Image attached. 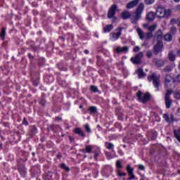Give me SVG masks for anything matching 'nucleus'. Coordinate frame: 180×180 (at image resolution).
Returning <instances> with one entry per match:
<instances>
[{
  "mask_svg": "<svg viewBox=\"0 0 180 180\" xmlns=\"http://www.w3.org/2000/svg\"><path fill=\"white\" fill-rule=\"evenodd\" d=\"M162 41H158L157 44L154 46V51L156 54H158V53H161L162 51Z\"/></svg>",
  "mask_w": 180,
  "mask_h": 180,
  "instance_id": "11",
  "label": "nucleus"
},
{
  "mask_svg": "<svg viewBox=\"0 0 180 180\" xmlns=\"http://www.w3.org/2000/svg\"><path fill=\"white\" fill-rule=\"evenodd\" d=\"M136 32L141 40H143V39L146 38V34H144V31H143V30H141L140 27H136Z\"/></svg>",
  "mask_w": 180,
  "mask_h": 180,
  "instance_id": "14",
  "label": "nucleus"
},
{
  "mask_svg": "<svg viewBox=\"0 0 180 180\" xmlns=\"http://www.w3.org/2000/svg\"><path fill=\"white\" fill-rule=\"evenodd\" d=\"M153 37V33L151 32H147L146 35H145V39H146V40H149V39H151Z\"/></svg>",
  "mask_w": 180,
  "mask_h": 180,
  "instance_id": "32",
  "label": "nucleus"
},
{
  "mask_svg": "<svg viewBox=\"0 0 180 180\" xmlns=\"http://www.w3.org/2000/svg\"><path fill=\"white\" fill-rule=\"evenodd\" d=\"M134 53H137V51H140V46H134Z\"/></svg>",
  "mask_w": 180,
  "mask_h": 180,
  "instance_id": "42",
  "label": "nucleus"
},
{
  "mask_svg": "<svg viewBox=\"0 0 180 180\" xmlns=\"http://www.w3.org/2000/svg\"><path fill=\"white\" fill-rule=\"evenodd\" d=\"M84 53H85V54H89V51L85 50V51H84Z\"/></svg>",
  "mask_w": 180,
  "mask_h": 180,
  "instance_id": "51",
  "label": "nucleus"
},
{
  "mask_svg": "<svg viewBox=\"0 0 180 180\" xmlns=\"http://www.w3.org/2000/svg\"><path fill=\"white\" fill-rule=\"evenodd\" d=\"M86 151L89 154H91V153H92V146H86Z\"/></svg>",
  "mask_w": 180,
  "mask_h": 180,
  "instance_id": "34",
  "label": "nucleus"
},
{
  "mask_svg": "<svg viewBox=\"0 0 180 180\" xmlns=\"http://www.w3.org/2000/svg\"><path fill=\"white\" fill-rule=\"evenodd\" d=\"M34 85H37V84H34Z\"/></svg>",
  "mask_w": 180,
  "mask_h": 180,
  "instance_id": "57",
  "label": "nucleus"
},
{
  "mask_svg": "<svg viewBox=\"0 0 180 180\" xmlns=\"http://www.w3.org/2000/svg\"><path fill=\"white\" fill-rule=\"evenodd\" d=\"M156 16L160 19L166 18L168 19L171 16V10L165 9V8L160 6L158 7L155 11Z\"/></svg>",
  "mask_w": 180,
  "mask_h": 180,
  "instance_id": "1",
  "label": "nucleus"
},
{
  "mask_svg": "<svg viewBox=\"0 0 180 180\" xmlns=\"http://www.w3.org/2000/svg\"><path fill=\"white\" fill-rule=\"evenodd\" d=\"M170 32L174 34V33H176V27H172L170 28Z\"/></svg>",
  "mask_w": 180,
  "mask_h": 180,
  "instance_id": "40",
  "label": "nucleus"
},
{
  "mask_svg": "<svg viewBox=\"0 0 180 180\" xmlns=\"http://www.w3.org/2000/svg\"><path fill=\"white\" fill-rule=\"evenodd\" d=\"M115 53H117L118 54H120V53H127L129 51V47L127 46H124V47H120L117 46V48L115 49Z\"/></svg>",
  "mask_w": 180,
  "mask_h": 180,
  "instance_id": "12",
  "label": "nucleus"
},
{
  "mask_svg": "<svg viewBox=\"0 0 180 180\" xmlns=\"http://www.w3.org/2000/svg\"><path fill=\"white\" fill-rule=\"evenodd\" d=\"M146 57L148 58H151V57H153V51H146Z\"/></svg>",
  "mask_w": 180,
  "mask_h": 180,
  "instance_id": "36",
  "label": "nucleus"
},
{
  "mask_svg": "<svg viewBox=\"0 0 180 180\" xmlns=\"http://www.w3.org/2000/svg\"><path fill=\"white\" fill-rule=\"evenodd\" d=\"M90 89L93 92H98V87L96 86H91Z\"/></svg>",
  "mask_w": 180,
  "mask_h": 180,
  "instance_id": "38",
  "label": "nucleus"
},
{
  "mask_svg": "<svg viewBox=\"0 0 180 180\" xmlns=\"http://www.w3.org/2000/svg\"><path fill=\"white\" fill-rule=\"evenodd\" d=\"M168 57H169V61H175V54H174L173 52H169Z\"/></svg>",
  "mask_w": 180,
  "mask_h": 180,
  "instance_id": "24",
  "label": "nucleus"
},
{
  "mask_svg": "<svg viewBox=\"0 0 180 180\" xmlns=\"http://www.w3.org/2000/svg\"><path fill=\"white\" fill-rule=\"evenodd\" d=\"M144 57V53L143 52H140L138 54H136L134 57H132L131 58V63L133 64H136L139 65V64H141V58Z\"/></svg>",
  "mask_w": 180,
  "mask_h": 180,
  "instance_id": "5",
  "label": "nucleus"
},
{
  "mask_svg": "<svg viewBox=\"0 0 180 180\" xmlns=\"http://www.w3.org/2000/svg\"><path fill=\"white\" fill-rule=\"evenodd\" d=\"M98 155H99V154L95 153V155H94V158H96V157H98Z\"/></svg>",
  "mask_w": 180,
  "mask_h": 180,
  "instance_id": "54",
  "label": "nucleus"
},
{
  "mask_svg": "<svg viewBox=\"0 0 180 180\" xmlns=\"http://www.w3.org/2000/svg\"><path fill=\"white\" fill-rule=\"evenodd\" d=\"M161 77L160 75H155V73H153L151 75L148 77V80L151 82L153 81V85L155 88H156V91H158L160 86H161V80L160 79Z\"/></svg>",
  "mask_w": 180,
  "mask_h": 180,
  "instance_id": "3",
  "label": "nucleus"
},
{
  "mask_svg": "<svg viewBox=\"0 0 180 180\" xmlns=\"http://www.w3.org/2000/svg\"><path fill=\"white\" fill-rule=\"evenodd\" d=\"M108 160H112V157L110 156V153H107Z\"/></svg>",
  "mask_w": 180,
  "mask_h": 180,
  "instance_id": "47",
  "label": "nucleus"
},
{
  "mask_svg": "<svg viewBox=\"0 0 180 180\" xmlns=\"http://www.w3.org/2000/svg\"><path fill=\"white\" fill-rule=\"evenodd\" d=\"M127 170L129 176V178L128 180L134 179V178L136 177L134 176V174L133 173L134 169L131 168V167H130V165H128L127 167Z\"/></svg>",
  "mask_w": 180,
  "mask_h": 180,
  "instance_id": "13",
  "label": "nucleus"
},
{
  "mask_svg": "<svg viewBox=\"0 0 180 180\" xmlns=\"http://www.w3.org/2000/svg\"><path fill=\"white\" fill-rule=\"evenodd\" d=\"M143 12H144V3H141L137 6L136 11L132 16V18H134V20L131 21V23L136 25V23H137V21L139 19H141V15H143Z\"/></svg>",
  "mask_w": 180,
  "mask_h": 180,
  "instance_id": "2",
  "label": "nucleus"
},
{
  "mask_svg": "<svg viewBox=\"0 0 180 180\" xmlns=\"http://www.w3.org/2000/svg\"><path fill=\"white\" fill-rule=\"evenodd\" d=\"M30 56H32L30 53L29 54V57H30Z\"/></svg>",
  "mask_w": 180,
  "mask_h": 180,
  "instance_id": "56",
  "label": "nucleus"
},
{
  "mask_svg": "<svg viewBox=\"0 0 180 180\" xmlns=\"http://www.w3.org/2000/svg\"><path fill=\"white\" fill-rule=\"evenodd\" d=\"M165 84L166 88H168L169 89L172 87V85H174V79L171 75H167L165 78Z\"/></svg>",
  "mask_w": 180,
  "mask_h": 180,
  "instance_id": "8",
  "label": "nucleus"
},
{
  "mask_svg": "<svg viewBox=\"0 0 180 180\" xmlns=\"http://www.w3.org/2000/svg\"><path fill=\"white\" fill-rule=\"evenodd\" d=\"M138 98L139 99V102H141L142 103H146L150 101V98H151V96L148 93H143L141 91H139L137 93Z\"/></svg>",
  "mask_w": 180,
  "mask_h": 180,
  "instance_id": "4",
  "label": "nucleus"
},
{
  "mask_svg": "<svg viewBox=\"0 0 180 180\" xmlns=\"http://www.w3.org/2000/svg\"><path fill=\"white\" fill-rule=\"evenodd\" d=\"M164 39L166 41H171L172 40V35L171 34H167L165 35Z\"/></svg>",
  "mask_w": 180,
  "mask_h": 180,
  "instance_id": "25",
  "label": "nucleus"
},
{
  "mask_svg": "<svg viewBox=\"0 0 180 180\" xmlns=\"http://www.w3.org/2000/svg\"><path fill=\"white\" fill-rule=\"evenodd\" d=\"M22 123H23V124H25V126H27V124H29V122H27V120H25V118L23 120Z\"/></svg>",
  "mask_w": 180,
  "mask_h": 180,
  "instance_id": "45",
  "label": "nucleus"
},
{
  "mask_svg": "<svg viewBox=\"0 0 180 180\" xmlns=\"http://www.w3.org/2000/svg\"><path fill=\"white\" fill-rule=\"evenodd\" d=\"M179 174H180V170H179Z\"/></svg>",
  "mask_w": 180,
  "mask_h": 180,
  "instance_id": "58",
  "label": "nucleus"
},
{
  "mask_svg": "<svg viewBox=\"0 0 180 180\" xmlns=\"http://www.w3.org/2000/svg\"><path fill=\"white\" fill-rule=\"evenodd\" d=\"M139 3H140V0H131L127 4L126 8L127 9H133L136 8Z\"/></svg>",
  "mask_w": 180,
  "mask_h": 180,
  "instance_id": "10",
  "label": "nucleus"
},
{
  "mask_svg": "<svg viewBox=\"0 0 180 180\" xmlns=\"http://www.w3.org/2000/svg\"><path fill=\"white\" fill-rule=\"evenodd\" d=\"M164 64H165V60H158L156 61V63H155L157 67H162V65H164Z\"/></svg>",
  "mask_w": 180,
  "mask_h": 180,
  "instance_id": "23",
  "label": "nucleus"
},
{
  "mask_svg": "<svg viewBox=\"0 0 180 180\" xmlns=\"http://www.w3.org/2000/svg\"><path fill=\"white\" fill-rule=\"evenodd\" d=\"M155 1V0H145V4H146V5H152Z\"/></svg>",
  "mask_w": 180,
  "mask_h": 180,
  "instance_id": "37",
  "label": "nucleus"
},
{
  "mask_svg": "<svg viewBox=\"0 0 180 180\" xmlns=\"http://www.w3.org/2000/svg\"><path fill=\"white\" fill-rule=\"evenodd\" d=\"M122 30H123L122 27H119L118 28V32H112L110 35V39L112 41H116L120 36H122Z\"/></svg>",
  "mask_w": 180,
  "mask_h": 180,
  "instance_id": "7",
  "label": "nucleus"
},
{
  "mask_svg": "<svg viewBox=\"0 0 180 180\" xmlns=\"http://www.w3.org/2000/svg\"><path fill=\"white\" fill-rule=\"evenodd\" d=\"M177 116H180V108H179L177 109V113H176Z\"/></svg>",
  "mask_w": 180,
  "mask_h": 180,
  "instance_id": "48",
  "label": "nucleus"
},
{
  "mask_svg": "<svg viewBox=\"0 0 180 180\" xmlns=\"http://www.w3.org/2000/svg\"><path fill=\"white\" fill-rule=\"evenodd\" d=\"M116 166L118 168H123V166H122V162H120V160H117Z\"/></svg>",
  "mask_w": 180,
  "mask_h": 180,
  "instance_id": "39",
  "label": "nucleus"
},
{
  "mask_svg": "<svg viewBox=\"0 0 180 180\" xmlns=\"http://www.w3.org/2000/svg\"><path fill=\"white\" fill-rule=\"evenodd\" d=\"M111 30H113V25H108L103 27V32L104 33H109Z\"/></svg>",
  "mask_w": 180,
  "mask_h": 180,
  "instance_id": "19",
  "label": "nucleus"
},
{
  "mask_svg": "<svg viewBox=\"0 0 180 180\" xmlns=\"http://www.w3.org/2000/svg\"><path fill=\"white\" fill-rule=\"evenodd\" d=\"M171 94H172V91H171V90H167L165 96V105L167 109H169V108H171V105H172V100L169 98V95H171Z\"/></svg>",
  "mask_w": 180,
  "mask_h": 180,
  "instance_id": "6",
  "label": "nucleus"
},
{
  "mask_svg": "<svg viewBox=\"0 0 180 180\" xmlns=\"http://www.w3.org/2000/svg\"><path fill=\"white\" fill-rule=\"evenodd\" d=\"M174 2H179L180 0H174Z\"/></svg>",
  "mask_w": 180,
  "mask_h": 180,
  "instance_id": "55",
  "label": "nucleus"
},
{
  "mask_svg": "<svg viewBox=\"0 0 180 180\" xmlns=\"http://www.w3.org/2000/svg\"><path fill=\"white\" fill-rule=\"evenodd\" d=\"M162 32L161 30H158L156 32V34L155 36V39H156V40H158V41H161V40L162 39Z\"/></svg>",
  "mask_w": 180,
  "mask_h": 180,
  "instance_id": "16",
  "label": "nucleus"
},
{
  "mask_svg": "<svg viewBox=\"0 0 180 180\" xmlns=\"http://www.w3.org/2000/svg\"><path fill=\"white\" fill-rule=\"evenodd\" d=\"M118 176H126V173L118 172Z\"/></svg>",
  "mask_w": 180,
  "mask_h": 180,
  "instance_id": "44",
  "label": "nucleus"
},
{
  "mask_svg": "<svg viewBox=\"0 0 180 180\" xmlns=\"http://www.w3.org/2000/svg\"><path fill=\"white\" fill-rule=\"evenodd\" d=\"M163 118L167 122V123H171V120L169 119V116L167 114H164Z\"/></svg>",
  "mask_w": 180,
  "mask_h": 180,
  "instance_id": "30",
  "label": "nucleus"
},
{
  "mask_svg": "<svg viewBox=\"0 0 180 180\" xmlns=\"http://www.w3.org/2000/svg\"><path fill=\"white\" fill-rule=\"evenodd\" d=\"M143 27H147V29L149 30V32H154V30H155V29H157L158 25L157 24H153L150 26H148L146 25H143Z\"/></svg>",
  "mask_w": 180,
  "mask_h": 180,
  "instance_id": "18",
  "label": "nucleus"
},
{
  "mask_svg": "<svg viewBox=\"0 0 180 180\" xmlns=\"http://www.w3.org/2000/svg\"><path fill=\"white\" fill-rule=\"evenodd\" d=\"M131 14L130 12L126 11L122 13V19H129L130 18Z\"/></svg>",
  "mask_w": 180,
  "mask_h": 180,
  "instance_id": "21",
  "label": "nucleus"
},
{
  "mask_svg": "<svg viewBox=\"0 0 180 180\" xmlns=\"http://www.w3.org/2000/svg\"><path fill=\"white\" fill-rule=\"evenodd\" d=\"M176 54H177V56H179V57H180V49L177 50Z\"/></svg>",
  "mask_w": 180,
  "mask_h": 180,
  "instance_id": "49",
  "label": "nucleus"
},
{
  "mask_svg": "<svg viewBox=\"0 0 180 180\" xmlns=\"http://www.w3.org/2000/svg\"><path fill=\"white\" fill-rule=\"evenodd\" d=\"M177 20L179 22L178 26H180V17L179 18H177Z\"/></svg>",
  "mask_w": 180,
  "mask_h": 180,
  "instance_id": "52",
  "label": "nucleus"
},
{
  "mask_svg": "<svg viewBox=\"0 0 180 180\" xmlns=\"http://www.w3.org/2000/svg\"><path fill=\"white\" fill-rule=\"evenodd\" d=\"M176 81L177 82H180V75H179L176 77Z\"/></svg>",
  "mask_w": 180,
  "mask_h": 180,
  "instance_id": "46",
  "label": "nucleus"
},
{
  "mask_svg": "<svg viewBox=\"0 0 180 180\" xmlns=\"http://www.w3.org/2000/svg\"><path fill=\"white\" fill-rule=\"evenodd\" d=\"M138 168L139 169H141V171H144V169H146V167L143 165H139Z\"/></svg>",
  "mask_w": 180,
  "mask_h": 180,
  "instance_id": "41",
  "label": "nucleus"
},
{
  "mask_svg": "<svg viewBox=\"0 0 180 180\" xmlns=\"http://www.w3.org/2000/svg\"><path fill=\"white\" fill-rule=\"evenodd\" d=\"M116 11H117V5L114 4L110 8L108 11V19H112V18H115Z\"/></svg>",
  "mask_w": 180,
  "mask_h": 180,
  "instance_id": "9",
  "label": "nucleus"
},
{
  "mask_svg": "<svg viewBox=\"0 0 180 180\" xmlns=\"http://www.w3.org/2000/svg\"><path fill=\"white\" fill-rule=\"evenodd\" d=\"M176 23H179V22H178V19L172 18V19L170 20V24H171V25H176Z\"/></svg>",
  "mask_w": 180,
  "mask_h": 180,
  "instance_id": "35",
  "label": "nucleus"
},
{
  "mask_svg": "<svg viewBox=\"0 0 180 180\" xmlns=\"http://www.w3.org/2000/svg\"><path fill=\"white\" fill-rule=\"evenodd\" d=\"M136 73L139 76V78H143V77H146V73H144V71H143L142 68H139L136 70Z\"/></svg>",
  "mask_w": 180,
  "mask_h": 180,
  "instance_id": "20",
  "label": "nucleus"
},
{
  "mask_svg": "<svg viewBox=\"0 0 180 180\" xmlns=\"http://www.w3.org/2000/svg\"><path fill=\"white\" fill-rule=\"evenodd\" d=\"M75 134H79L80 137H85V134H84V131L81 128H76L74 129Z\"/></svg>",
  "mask_w": 180,
  "mask_h": 180,
  "instance_id": "17",
  "label": "nucleus"
},
{
  "mask_svg": "<svg viewBox=\"0 0 180 180\" xmlns=\"http://www.w3.org/2000/svg\"><path fill=\"white\" fill-rule=\"evenodd\" d=\"M84 130H86L87 133H91V127H89V124H86L84 125Z\"/></svg>",
  "mask_w": 180,
  "mask_h": 180,
  "instance_id": "31",
  "label": "nucleus"
},
{
  "mask_svg": "<svg viewBox=\"0 0 180 180\" xmlns=\"http://www.w3.org/2000/svg\"><path fill=\"white\" fill-rule=\"evenodd\" d=\"M173 96L174 99H180V91H175Z\"/></svg>",
  "mask_w": 180,
  "mask_h": 180,
  "instance_id": "26",
  "label": "nucleus"
},
{
  "mask_svg": "<svg viewBox=\"0 0 180 180\" xmlns=\"http://www.w3.org/2000/svg\"><path fill=\"white\" fill-rule=\"evenodd\" d=\"M81 151H82V153H86V149H82Z\"/></svg>",
  "mask_w": 180,
  "mask_h": 180,
  "instance_id": "53",
  "label": "nucleus"
},
{
  "mask_svg": "<svg viewBox=\"0 0 180 180\" xmlns=\"http://www.w3.org/2000/svg\"><path fill=\"white\" fill-rule=\"evenodd\" d=\"M176 10L180 11V4L176 6Z\"/></svg>",
  "mask_w": 180,
  "mask_h": 180,
  "instance_id": "50",
  "label": "nucleus"
},
{
  "mask_svg": "<svg viewBox=\"0 0 180 180\" xmlns=\"http://www.w3.org/2000/svg\"><path fill=\"white\" fill-rule=\"evenodd\" d=\"M5 36H6V28H2L1 32L0 34V37L4 40L5 39Z\"/></svg>",
  "mask_w": 180,
  "mask_h": 180,
  "instance_id": "22",
  "label": "nucleus"
},
{
  "mask_svg": "<svg viewBox=\"0 0 180 180\" xmlns=\"http://www.w3.org/2000/svg\"><path fill=\"white\" fill-rule=\"evenodd\" d=\"M105 145L106 148H108V150H110V149L113 148V147H114L113 143H108V142H106L105 143Z\"/></svg>",
  "mask_w": 180,
  "mask_h": 180,
  "instance_id": "29",
  "label": "nucleus"
},
{
  "mask_svg": "<svg viewBox=\"0 0 180 180\" xmlns=\"http://www.w3.org/2000/svg\"><path fill=\"white\" fill-rule=\"evenodd\" d=\"M146 19L149 20V22H152V20L155 19V13L153 11L149 12L146 15Z\"/></svg>",
  "mask_w": 180,
  "mask_h": 180,
  "instance_id": "15",
  "label": "nucleus"
},
{
  "mask_svg": "<svg viewBox=\"0 0 180 180\" xmlns=\"http://www.w3.org/2000/svg\"><path fill=\"white\" fill-rule=\"evenodd\" d=\"M163 71L165 72H169L170 71H172V66H167L165 69H163Z\"/></svg>",
  "mask_w": 180,
  "mask_h": 180,
  "instance_id": "33",
  "label": "nucleus"
},
{
  "mask_svg": "<svg viewBox=\"0 0 180 180\" xmlns=\"http://www.w3.org/2000/svg\"><path fill=\"white\" fill-rule=\"evenodd\" d=\"M176 120L175 118H174V115H170V122H172V123H174V122H175Z\"/></svg>",
  "mask_w": 180,
  "mask_h": 180,
  "instance_id": "43",
  "label": "nucleus"
},
{
  "mask_svg": "<svg viewBox=\"0 0 180 180\" xmlns=\"http://www.w3.org/2000/svg\"><path fill=\"white\" fill-rule=\"evenodd\" d=\"M60 168H62V169H65V171H66L67 172L70 171V167H67V165L64 163L60 165Z\"/></svg>",
  "mask_w": 180,
  "mask_h": 180,
  "instance_id": "27",
  "label": "nucleus"
},
{
  "mask_svg": "<svg viewBox=\"0 0 180 180\" xmlns=\"http://www.w3.org/2000/svg\"><path fill=\"white\" fill-rule=\"evenodd\" d=\"M89 112H90V113H96V107L91 106L89 108Z\"/></svg>",
  "mask_w": 180,
  "mask_h": 180,
  "instance_id": "28",
  "label": "nucleus"
}]
</instances>
